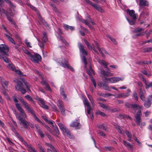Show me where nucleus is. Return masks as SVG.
<instances>
[{"label": "nucleus", "mask_w": 152, "mask_h": 152, "mask_svg": "<svg viewBox=\"0 0 152 152\" xmlns=\"http://www.w3.org/2000/svg\"><path fill=\"white\" fill-rule=\"evenodd\" d=\"M139 95L140 98L142 101H145V95L141 89H139Z\"/></svg>", "instance_id": "23"}, {"label": "nucleus", "mask_w": 152, "mask_h": 152, "mask_svg": "<svg viewBox=\"0 0 152 152\" xmlns=\"http://www.w3.org/2000/svg\"><path fill=\"white\" fill-rule=\"evenodd\" d=\"M5 35L10 42H11L12 43L14 44L15 45V44L14 40L11 37L12 36V34H11L10 33H9V34L8 35L6 34H5Z\"/></svg>", "instance_id": "27"}, {"label": "nucleus", "mask_w": 152, "mask_h": 152, "mask_svg": "<svg viewBox=\"0 0 152 152\" xmlns=\"http://www.w3.org/2000/svg\"><path fill=\"white\" fill-rule=\"evenodd\" d=\"M99 104H100L101 107L103 109H104L106 110L110 111V110L111 109L110 107L103 104L102 103L99 102Z\"/></svg>", "instance_id": "26"}, {"label": "nucleus", "mask_w": 152, "mask_h": 152, "mask_svg": "<svg viewBox=\"0 0 152 152\" xmlns=\"http://www.w3.org/2000/svg\"><path fill=\"white\" fill-rule=\"evenodd\" d=\"M95 9L96 10L99 11L100 12H102V9L101 7L99 6L98 4H94L92 5Z\"/></svg>", "instance_id": "29"}, {"label": "nucleus", "mask_w": 152, "mask_h": 152, "mask_svg": "<svg viewBox=\"0 0 152 152\" xmlns=\"http://www.w3.org/2000/svg\"><path fill=\"white\" fill-rule=\"evenodd\" d=\"M98 127L101 129H103L106 131V127L105 126L104 124L99 125L98 126Z\"/></svg>", "instance_id": "45"}, {"label": "nucleus", "mask_w": 152, "mask_h": 152, "mask_svg": "<svg viewBox=\"0 0 152 152\" xmlns=\"http://www.w3.org/2000/svg\"><path fill=\"white\" fill-rule=\"evenodd\" d=\"M144 34H145L144 32L139 33H137V34H134L132 36V37L134 38H136L139 37L144 35Z\"/></svg>", "instance_id": "36"}, {"label": "nucleus", "mask_w": 152, "mask_h": 152, "mask_svg": "<svg viewBox=\"0 0 152 152\" xmlns=\"http://www.w3.org/2000/svg\"><path fill=\"white\" fill-rule=\"evenodd\" d=\"M122 118H129L131 120H132V118L131 117L129 116H127V115H122V114H120L119 115Z\"/></svg>", "instance_id": "53"}, {"label": "nucleus", "mask_w": 152, "mask_h": 152, "mask_svg": "<svg viewBox=\"0 0 152 152\" xmlns=\"http://www.w3.org/2000/svg\"><path fill=\"white\" fill-rule=\"evenodd\" d=\"M41 78L42 80L41 82L40 83L42 85L45 86V89L50 91H51V90L50 88V86L48 83L45 80L43 79L42 77H41Z\"/></svg>", "instance_id": "18"}, {"label": "nucleus", "mask_w": 152, "mask_h": 152, "mask_svg": "<svg viewBox=\"0 0 152 152\" xmlns=\"http://www.w3.org/2000/svg\"><path fill=\"white\" fill-rule=\"evenodd\" d=\"M39 18L40 20L42 22V23H43L45 25V26H48V24L46 22L45 20H44L40 16H39Z\"/></svg>", "instance_id": "59"}, {"label": "nucleus", "mask_w": 152, "mask_h": 152, "mask_svg": "<svg viewBox=\"0 0 152 152\" xmlns=\"http://www.w3.org/2000/svg\"><path fill=\"white\" fill-rule=\"evenodd\" d=\"M143 52L144 53L151 52H152V48L146 47L143 48Z\"/></svg>", "instance_id": "38"}, {"label": "nucleus", "mask_w": 152, "mask_h": 152, "mask_svg": "<svg viewBox=\"0 0 152 152\" xmlns=\"http://www.w3.org/2000/svg\"><path fill=\"white\" fill-rule=\"evenodd\" d=\"M46 145L50 148H47V152H57L54 147L51 144L46 143Z\"/></svg>", "instance_id": "22"}, {"label": "nucleus", "mask_w": 152, "mask_h": 152, "mask_svg": "<svg viewBox=\"0 0 152 152\" xmlns=\"http://www.w3.org/2000/svg\"><path fill=\"white\" fill-rule=\"evenodd\" d=\"M25 43L27 47L29 48H31V46L30 45V42H28V41L26 39L25 40Z\"/></svg>", "instance_id": "64"}, {"label": "nucleus", "mask_w": 152, "mask_h": 152, "mask_svg": "<svg viewBox=\"0 0 152 152\" xmlns=\"http://www.w3.org/2000/svg\"><path fill=\"white\" fill-rule=\"evenodd\" d=\"M139 6L140 7H142L144 6H148L149 5L148 1L145 0H139Z\"/></svg>", "instance_id": "21"}, {"label": "nucleus", "mask_w": 152, "mask_h": 152, "mask_svg": "<svg viewBox=\"0 0 152 152\" xmlns=\"http://www.w3.org/2000/svg\"><path fill=\"white\" fill-rule=\"evenodd\" d=\"M59 39L62 42L64 43L65 45H66L67 43L66 40L61 36H60L59 37Z\"/></svg>", "instance_id": "54"}, {"label": "nucleus", "mask_w": 152, "mask_h": 152, "mask_svg": "<svg viewBox=\"0 0 152 152\" xmlns=\"http://www.w3.org/2000/svg\"><path fill=\"white\" fill-rule=\"evenodd\" d=\"M96 115H99L101 116L104 117L107 116V115L105 114L104 112H102L100 110H97L95 113Z\"/></svg>", "instance_id": "39"}, {"label": "nucleus", "mask_w": 152, "mask_h": 152, "mask_svg": "<svg viewBox=\"0 0 152 152\" xmlns=\"http://www.w3.org/2000/svg\"><path fill=\"white\" fill-rule=\"evenodd\" d=\"M31 114H33L34 119L37 121L38 122L41 123V121L36 116V115L34 113L33 111L32 110V113H31Z\"/></svg>", "instance_id": "49"}, {"label": "nucleus", "mask_w": 152, "mask_h": 152, "mask_svg": "<svg viewBox=\"0 0 152 152\" xmlns=\"http://www.w3.org/2000/svg\"><path fill=\"white\" fill-rule=\"evenodd\" d=\"M144 29L142 28H136L133 31V32L134 33H137L138 32H140L141 31H144Z\"/></svg>", "instance_id": "41"}, {"label": "nucleus", "mask_w": 152, "mask_h": 152, "mask_svg": "<svg viewBox=\"0 0 152 152\" xmlns=\"http://www.w3.org/2000/svg\"><path fill=\"white\" fill-rule=\"evenodd\" d=\"M51 107L53 110L56 112H59V111L57 109V107L54 104L51 105Z\"/></svg>", "instance_id": "50"}, {"label": "nucleus", "mask_w": 152, "mask_h": 152, "mask_svg": "<svg viewBox=\"0 0 152 152\" xmlns=\"http://www.w3.org/2000/svg\"><path fill=\"white\" fill-rule=\"evenodd\" d=\"M126 12L132 19H136L138 16L137 14H135V12L133 10H130L129 9H127Z\"/></svg>", "instance_id": "13"}, {"label": "nucleus", "mask_w": 152, "mask_h": 152, "mask_svg": "<svg viewBox=\"0 0 152 152\" xmlns=\"http://www.w3.org/2000/svg\"><path fill=\"white\" fill-rule=\"evenodd\" d=\"M23 51L26 54H27L28 57L30 58L31 56V55L32 54L28 50L26 49H24L23 50Z\"/></svg>", "instance_id": "55"}, {"label": "nucleus", "mask_w": 152, "mask_h": 152, "mask_svg": "<svg viewBox=\"0 0 152 152\" xmlns=\"http://www.w3.org/2000/svg\"><path fill=\"white\" fill-rule=\"evenodd\" d=\"M43 34V36L42 41L44 42H46L47 40L46 33L45 32H44Z\"/></svg>", "instance_id": "48"}, {"label": "nucleus", "mask_w": 152, "mask_h": 152, "mask_svg": "<svg viewBox=\"0 0 152 152\" xmlns=\"http://www.w3.org/2000/svg\"><path fill=\"white\" fill-rule=\"evenodd\" d=\"M16 107L18 110L19 112L20 115L22 116L23 118L25 119V118H26L27 115L25 113L24 110L21 107L20 104L16 103L15 104Z\"/></svg>", "instance_id": "5"}, {"label": "nucleus", "mask_w": 152, "mask_h": 152, "mask_svg": "<svg viewBox=\"0 0 152 152\" xmlns=\"http://www.w3.org/2000/svg\"><path fill=\"white\" fill-rule=\"evenodd\" d=\"M133 97L134 99L136 101H138V98L137 96V94L135 91L133 93Z\"/></svg>", "instance_id": "58"}, {"label": "nucleus", "mask_w": 152, "mask_h": 152, "mask_svg": "<svg viewBox=\"0 0 152 152\" xmlns=\"http://www.w3.org/2000/svg\"><path fill=\"white\" fill-rule=\"evenodd\" d=\"M78 45L80 52L83 55H88V52L84 49V47L82 44L81 43H79L78 44Z\"/></svg>", "instance_id": "17"}, {"label": "nucleus", "mask_w": 152, "mask_h": 152, "mask_svg": "<svg viewBox=\"0 0 152 152\" xmlns=\"http://www.w3.org/2000/svg\"><path fill=\"white\" fill-rule=\"evenodd\" d=\"M89 68V69H88L87 70V72L90 77L91 80L94 86L96 88V84L94 79L92 76L93 74H95V72L93 69H92L91 66H90Z\"/></svg>", "instance_id": "4"}, {"label": "nucleus", "mask_w": 152, "mask_h": 152, "mask_svg": "<svg viewBox=\"0 0 152 152\" xmlns=\"http://www.w3.org/2000/svg\"><path fill=\"white\" fill-rule=\"evenodd\" d=\"M20 79L22 81L18 79H16L14 81L17 84L15 86L16 89L19 91H21L23 94H24L26 92V90L23 88V83L26 86L27 89L29 91H30V88L31 86L26 81H25L23 78L21 77Z\"/></svg>", "instance_id": "1"}, {"label": "nucleus", "mask_w": 152, "mask_h": 152, "mask_svg": "<svg viewBox=\"0 0 152 152\" xmlns=\"http://www.w3.org/2000/svg\"><path fill=\"white\" fill-rule=\"evenodd\" d=\"M70 127H75L76 129H79L81 127L80 123L77 120L72 121L70 124Z\"/></svg>", "instance_id": "15"}, {"label": "nucleus", "mask_w": 152, "mask_h": 152, "mask_svg": "<svg viewBox=\"0 0 152 152\" xmlns=\"http://www.w3.org/2000/svg\"><path fill=\"white\" fill-rule=\"evenodd\" d=\"M123 143L125 146L129 150H132L133 146L131 145L129 142L126 141L124 140Z\"/></svg>", "instance_id": "25"}, {"label": "nucleus", "mask_w": 152, "mask_h": 152, "mask_svg": "<svg viewBox=\"0 0 152 152\" xmlns=\"http://www.w3.org/2000/svg\"><path fill=\"white\" fill-rule=\"evenodd\" d=\"M142 115V112L140 110L137 112L136 115L135 116V118L136 119V122L137 125L139 126L141 125L140 121Z\"/></svg>", "instance_id": "10"}, {"label": "nucleus", "mask_w": 152, "mask_h": 152, "mask_svg": "<svg viewBox=\"0 0 152 152\" xmlns=\"http://www.w3.org/2000/svg\"><path fill=\"white\" fill-rule=\"evenodd\" d=\"M152 100V95L149 96L144 104V106L147 108L149 107L151 104V101Z\"/></svg>", "instance_id": "14"}, {"label": "nucleus", "mask_w": 152, "mask_h": 152, "mask_svg": "<svg viewBox=\"0 0 152 152\" xmlns=\"http://www.w3.org/2000/svg\"><path fill=\"white\" fill-rule=\"evenodd\" d=\"M16 135L18 137L19 140H20L22 142L24 140L23 138L19 135V134L17 132H15Z\"/></svg>", "instance_id": "51"}, {"label": "nucleus", "mask_w": 152, "mask_h": 152, "mask_svg": "<svg viewBox=\"0 0 152 152\" xmlns=\"http://www.w3.org/2000/svg\"><path fill=\"white\" fill-rule=\"evenodd\" d=\"M83 41L86 44L90 50H93L94 52L96 54H99V53L98 51L95 49L94 47H93L92 46L90 45V43L86 39H84Z\"/></svg>", "instance_id": "20"}, {"label": "nucleus", "mask_w": 152, "mask_h": 152, "mask_svg": "<svg viewBox=\"0 0 152 152\" xmlns=\"http://www.w3.org/2000/svg\"><path fill=\"white\" fill-rule=\"evenodd\" d=\"M7 18L8 20L12 24L15 25V27H16L17 25L12 20V19L8 15H7Z\"/></svg>", "instance_id": "37"}, {"label": "nucleus", "mask_w": 152, "mask_h": 152, "mask_svg": "<svg viewBox=\"0 0 152 152\" xmlns=\"http://www.w3.org/2000/svg\"><path fill=\"white\" fill-rule=\"evenodd\" d=\"M99 62L103 65L105 68H106L107 70H109V69L107 67L106 62L104 60H100L99 61Z\"/></svg>", "instance_id": "35"}, {"label": "nucleus", "mask_w": 152, "mask_h": 152, "mask_svg": "<svg viewBox=\"0 0 152 152\" xmlns=\"http://www.w3.org/2000/svg\"><path fill=\"white\" fill-rule=\"evenodd\" d=\"M35 126L40 137L42 138L44 137H45V134L43 133L42 131L40 129V127L37 124H35Z\"/></svg>", "instance_id": "19"}, {"label": "nucleus", "mask_w": 152, "mask_h": 152, "mask_svg": "<svg viewBox=\"0 0 152 152\" xmlns=\"http://www.w3.org/2000/svg\"><path fill=\"white\" fill-rule=\"evenodd\" d=\"M37 99L38 102V104L46 110L48 109V106L45 104V103L43 99L38 98Z\"/></svg>", "instance_id": "12"}, {"label": "nucleus", "mask_w": 152, "mask_h": 152, "mask_svg": "<svg viewBox=\"0 0 152 152\" xmlns=\"http://www.w3.org/2000/svg\"><path fill=\"white\" fill-rule=\"evenodd\" d=\"M98 134L100 136L104 137L105 136V134L102 131L99 130L98 132Z\"/></svg>", "instance_id": "60"}, {"label": "nucleus", "mask_w": 152, "mask_h": 152, "mask_svg": "<svg viewBox=\"0 0 152 152\" xmlns=\"http://www.w3.org/2000/svg\"><path fill=\"white\" fill-rule=\"evenodd\" d=\"M82 61L85 64V68H87V62L86 61V57L85 56H83L82 58Z\"/></svg>", "instance_id": "57"}, {"label": "nucleus", "mask_w": 152, "mask_h": 152, "mask_svg": "<svg viewBox=\"0 0 152 152\" xmlns=\"http://www.w3.org/2000/svg\"><path fill=\"white\" fill-rule=\"evenodd\" d=\"M126 19L130 25H133L135 24L136 19H132L131 20L127 18H126Z\"/></svg>", "instance_id": "34"}, {"label": "nucleus", "mask_w": 152, "mask_h": 152, "mask_svg": "<svg viewBox=\"0 0 152 152\" xmlns=\"http://www.w3.org/2000/svg\"><path fill=\"white\" fill-rule=\"evenodd\" d=\"M28 148V151L29 152H37L36 150L31 146Z\"/></svg>", "instance_id": "56"}, {"label": "nucleus", "mask_w": 152, "mask_h": 152, "mask_svg": "<svg viewBox=\"0 0 152 152\" xmlns=\"http://www.w3.org/2000/svg\"><path fill=\"white\" fill-rule=\"evenodd\" d=\"M8 67L9 68L11 69L12 70L14 71L15 70V66L13 65L12 64L9 63L8 64Z\"/></svg>", "instance_id": "52"}, {"label": "nucleus", "mask_w": 152, "mask_h": 152, "mask_svg": "<svg viewBox=\"0 0 152 152\" xmlns=\"http://www.w3.org/2000/svg\"><path fill=\"white\" fill-rule=\"evenodd\" d=\"M127 91L128 92L127 93H122V97L126 98V97H128L129 95V93L131 92V91L130 90L128 89Z\"/></svg>", "instance_id": "44"}, {"label": "nucleus", "mask_w": 152, "mask_h": 152, "mask_svg": "<svg viewBox=\"0 0 152 152\" xmlns=\"http://www.w3.org/2000/svg\"><path fill=\"white\" fill-rule=\"evenodd\" d=\"M63 132L64 133H65L68 137H71L72 135L70 133L69 131L67 129V128H66V129H65L64 130Z\"/></svg>", "instance_id": "40"}, {"label": "nucleus", "mask_w": 152, "mask_h": 152, "mask_svg": "<svg viewBox=\"0 0 152 152\" xmlns=\"http://www.w3.org/2000/svg\"><path fill=\"white\" fill-rule=\"evenodd\" d=\"M52 126L56 132L58 134H59L60 132L58 128L54 125H52Z\"/></svg>", "instance_id": "47"}, {"label": "nucleus", "mask_w": 152, "mask_h": 152, "mask_svg": "<svg viewBox=\"0 0 152 152\" xmlns=\"http://www.w3.org/2000/svg\"><path fill=\"white\" fill-rule=\"evenodd\" d=\"M29 58L31 61L35 63H38L41 60V56L38 54L34 53V55H31Z\"/></svg>", "instance_id": "3"}, {"label": "nucleus", "mask_w": 152, "mask_h": 152, "mask_svg": "<svg viewBox=\"0 0 152 152\" xmlns=\"http://www.w3.org/2000/svg\"><path fill=\"white\" fill-rule=\"evenodd\" d=\"M81 21L82 22L87 26H88L89 24V23L86 20L82 19L81 20Z\"/></svg>", "instance_id": "63"}, {"label": "nucleus", "mask_w": 152, "mask_h": 152, "mask_svg": "<svg viewBox=\"0 0 152 152\" xmlns=\"http://www.w3.org/2000/svg\"><path fill=\"white\" fill-rule=\"evenodd\" d=\"M60 65L63 67L65 68L66 67L72 71H74L73 68L69 65L68 62L67 60H64L63 61L60 62Z\"/></svg>", "instance_id": "11"}, {"label": "nucleus", "mask_w": 152, "mask_h": 152, "mask_svg": "<svg viewBox=\"0 0 152 152\" xmlns=\"http://www.w3.org/2000/svg\"><path fill=\"white\" fill-rule=\"evenodd\" d=\"M143 107L142 105H139L134 104H132L131 108L133 109H141Z\"/></svg>", "instance_id": "31"}, {"label": "nucleus", "mask_w": 152, "mask_h": 152, "mask_svg": "<svg viewBox=\"0 0 152 152\" xmlns=\"http://www.w3.org/2000/svg\"><path fill=\"white\" fill-rule=\"evenodd\" d=\"M145 85L146 86V88H148L152 86V83H147V82H146V83H145Z\"/></svg>", "instance_id": "61"}, {"label": "nucleus", "mask_w": 152, "mask_h": 152, "mask_svg": "<svg viewBox=\"0 0 152 152\" xmlns=\"http://www.w3.org/2000/svg\"><path fill=\"white\" fill-rule=\"evenodd\" d=\"M95 44L97 49H98V50L99 51L100 53H101L102 56L103 57H104V54H103L101 48L99 47L98 43L96 41H95Z\"/></svg>", "instance_id": "32"}, {"label": "nucleus", "mask_w": 152, "mask_h": 152, "mask_svg": "<svg viewBox=\"0 0 152 152\" xmlns=\"http://www.w3.org/2000/svg\"><path fill=\"white\" fill-rule=\"evenodd\" d=\"M57 105L62 114L65 115V108L62 101L61 100H59L58 102Z\"/></svg>", "instance_id": "9"}, {"label": "nucleus", "mask_w": 152, "mask_h": 152, "mask_svg": "<svg viewBox=\"0 0 152 152\" xmlns=\"http://www.w3.org/2000/svg\"><path fill=\"white\" fill-rule=\"evenodd\" d=\"M83 102L84 104L85 105L87 108V115L88 117H89L88 115H90L92 113L91 112V109L90 107V103L88 99L86 98H84L83 99Z\"/></svg>", "instance_id": "6"}, {"label": "nucleus", "mask_w": 152, "mask_h": 152, "mask_svg": "<svg viewBox=\"0 0 152 152\" xmlns=\"http://www.w3.org/2000/svg\"><path fill=\"white\" fill-rule=\"evenodd\" d=\"M8 51V48L6 45L4 44L0 45V52L8 56V54L7 53Z\"/></svg>", "instance_id": "7"}, {"label": "nucleus", "mask_w": 152, "mask_h": 152, "mask_svg": "<svg viewBox=\"0 0 152 152\" xmlns=\"http://www.w3.org/2000/svg\"><path fill=\"white\" fill-rule=\"evenodd\" d=\"M124 79V77H112L110 78H106L105 79L108 82L111 83H115L119 81L120 80H123Z\"/></svg>", "instance_id": "8"}, {"label": "nucleus", "mask_w": 152, "mask_h": 152, "mask_svg": "<svg viewBox=\"0 0 152 152\" xmlns=\"http://www.w3.org/2000/svg\"><path fill=\"white\" fill-rule=\"evenodd\" d=\"M16 116L20 121V124L23 125L25 128L29 129H30L29 126L32 128H34L33 124H31L30 122L26 121L25 118H22L20 115H16Z\"/></svg>", "instance_id": "2"}, {"label": "nucleus", "mask_w": 152, "mask_h": 152, "mask_svg": "<svg viewBox=\"0 0 152 152\" xmlns=\"http://www.w3.org/2000/svg\"><path fill=\"white\" fill-rule=\"evenodd\" d=\"M106 37L109 39L113 42L114 43V44L115 45L117 44V43L115 39L110 36V35H106Z\"/></svg>", "instance_id": "42"}, {"label": "nucleus", "mask_w": 152, "mask_h": 152, "mask_svg": "<svg viewBox=\"0 0 152 152\" xmlns=\"http://www.w3.org/2000/svg\"><path fill=\"white\" fill-rule=\"evenodd\" d=\"M0 59H3L4 61L6 63H9L10 61V60L3 55H0Z\"/></svg>", "instance_id": "33"}, {"label": "nucleus", "mask_w": 152, "mask_h": 152, "mask_svg": "<svg viewBox=\"0 0 152 152\" xmlns=\"http://www.w3.org/2000/svg\"><path fill=\"white\" fill-rule=\"evenodd\" d=\"M20 101L25 107L29 112L30 113H32V110H33L30 108L27 102L24 101V99L22 98L20 99Z\"/></svg>", "instance_id": "16"}, {"label": "nucleus", "mask_w": 152, "mask_h": 152, "mask_svg": "<svg viewBox=\"0 0 152 152\" xmlns=\"http://www.w3.org/2000/svg\"><path fill=\"white\" fill-rule=\"evenodd\" d=\"M25 97L26 99L28 100L33 102L34 103V102L32 98L29 95H27L25 96Z\"/></svg>", "instance_id": "46"}, {"label": "nucleus", "mask_w": 152, "mask_h": 152, "mask_svg": "<svg viewBox=\"0 0 152 152\" xmlns=\"http://www.w3.org/2000/svg\"><path fill=\"white\" fill-rule=\"evenodd\" d=\"M1 82L3 87H4V86L6 87L7 86L8 84V81L1 80Z\"/></svg>", "instance_id": "43"}, {"label": "nucleus", "mask_w": 152, "mask_h": 152, "mask_svg": "<svg viewBox=\"0 0 152 152\" xmlns=\"http://www.w3.org/2000/svg\"><path fill=\"white\" fill-rule=\"evenodd\" d=\"M115 128L117 129L118 132L121 134H124V131L119 126L116 125L115 126Z\"/></svg>", "instance_id": "30"}, {"label": "nucleus", "mask_w": 152, "mask_h": 152, "mask_svg": "<svg viewBox=\"0 0 152 152\" xmlns=\"http://www.w3.org/2000/svg\"><path fill=\"white\" fill-rule=\"evenodd\" d=\"M102 87H103V88L105 90H108L109 88V87L105 83H104Z\"/></svg>", "instance_id": "62"}, {"label": "nucleus", "mask_w": 152, "mask_h": 152, "mask_svg": "<svg viewBox=\"0 0 152 152\" xmlns=\"http://www.w3.org/2000/svg\"><path fill=\"white\" fill-rule=\"evenodd\" d=\"M7 11L3 8L1 4H0V14L2 16L3 14L7 15Z\"/></svg>", "instance_id": "28"}, {"label": "nucleus", "mask_w": 152, "mask_h": 152, "mask_svg": "<svg viewBox=\"0 0 152 152\" xmlns=\"http://www.w3.org/2000/svg\"><path fill=\"white\" fill-rule=\"evenodd\" d=\"M100 76L102 77V75L108 76H112L113 75V74L108 72H106L104 70H101L100 72Z\"/></svg>", "instance_id": "24"}]
</instances>
